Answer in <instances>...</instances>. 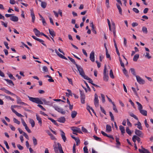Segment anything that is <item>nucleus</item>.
<instances>
[{
  "instance_id": "nucleus-24",
  "label": "nucleus",
  "mask_w": 153,
  "mask_h": 153,
  "mask_svg": "<svg viewBox=\"0 0 153 153\" xmlns=\"http://www.w3.org/2000/svg\"><path fill=\"white\" fill-rule=\"evenodd\" d=\"M116 5L117 7L118 10L119 14L121 15H122V10L121 7L119 4H116Z\"/></svg>"
},
{
  "instance_id": "nucleus-34",
  "label": "nucleus",
  "mask_w": 153,
  "mask_h": 153,
  "mask_svg": "<svg viewBox=\"0 0 153 153\" xmlns=\"http://www.w3.org/2000/svg\"><path fill=\"white\" fill-rule=\"evenodd\" d=\"M81 76H82L85 79H86L88 80H91V79L90 78L88 77L87 76H86L85 74V73Z\"/></svg>"
},
{
  "instance_id": "nucleus-29",
  "label": "nucleus",
  "mask_w": 153,
  "mask_h": 153,
  "mask_svg": "<svg viewBox=\"0 0 153 153\" xmlns=\"http://www.w3.org/2000/svg\"><path fill=\"white\" fill-rule=\"evenodd\" d=\"M41 6L43 8H45L47 6V3L41 1Z\"/></svg>"
},
{
  "instance_id": "nucleus-48",
  "label": "nucleus",
  "mask_w": 153,
  "mask_h": 153,
  "mask_svg": "<svg viewBox=\"0 0 153 153\" xmlns=\"http://www.w3.org/2000/svg\"><path fill=\"white\" fill-rule=\"evenodd\" d=\"M27 105L22 101H20V107H21L22 106H26Z\"/></svg>"
},
{
  "instance_id": "nucleus-2",
  "label": "nucleus",
  "mask_w": 153,
  "mask_h": 153,
  "mask_svg": "<svg viewBox=\"0 0 153 153\" xmlns=\"http://www.w3.org/2000/svg\"><path fill=\"white\" fill-rule=\"evenodd\" d=\"M53 149L55 153H59L60 152V150L62 149L61 144L59 143H58L56 144L53 146Z\"/></svg>"
},
{
  "instance_id": "nucleus-36",
  "label": "nucleus",
  "mask_w": 153,
  "mask_h": 153,
  "mask_svg": "<svg viewBox=\"0 0 153 153\" xmlns=\"http://www.w3.org/2000/svg\"><path fill=\"white\" fill-rule=\"evenodd\" d=\"M142 30L143 33L146 34L148 33L147 28L145 27H143L142 29Z\"/></svg>"
},
{
  "instance_id": "nucleus-38",
  "label": "nucleus",
  "mask_w": 153,
  "mask_h": 153,
  "mask_svg": "<svg viewBox=\"0 0 153 153\" xmlns=\"http://www.w3.org/2000/svg\"><path fill=\"white\" fill-rule=\"evenodd\" d=\"M37 41H39V42L41 43L44 46H46V45L44 43V41L43 40L40 39L38 38L37 40Z\"/></svg>"
},
{
  "instance_id": "nucleus-44",
  "label": "nucleus",
  "mask_w": 153,
  "mask_h": 153,
  "mask_svg": "<svg viewBox=\"0 0 153 153\" xmlns=\"http://www.w3.org/2000/svg\"><path fill=\"white\" fill-rule=\"evenodd\" d=\"M109 115L111 117V120L114 121V116L111 112H109Z\"/></svg>"
},
{
  "instance_id": "nucleus-22",
  "label": "nucleus",
  "mask_w": 153,
  "mask_h": 153,
  "mask_svg": "<svg viewBox=\"0 0 153 153\" xmlns=\"http://www.w3.org/2000/svg\"><path fill=\"white\" fill-rule=\"evenodd\" d=\"M20 134H22L28 140H29V137L27 134L25 132L23 131H22L20 129Z\"/></svg>"
},
{
  "instance_id": "nucleus-1",
  "label": "nucleus",
  "mask_w": 153,
  "mask_h": 153,
  "mask_svg": "<svg viewBox=\"0 0 153 153\" xmlns=\"http://www.w3.org/2000/svg\"><path fill=\"white\" fill-rule=\"evenodd\" d=\"M28 97L30 101L33 102L40 104H43V102L39 98L33 97L29 96H28Z\"/></svg>"
},
{
  "instance_id": "nucleus-5",
  "label": "nucleus",
  "mask_w": 153,
  "mask_h": 153,
  "mask_svg": "<svg viewBox=\"0 0 153 153\" xmlns=\"http://www.w3.org/2000/svg\"><path fill=\"white\" fill-rule=\"evenodd\" d=\"M119 61L120 62L121 66L123 68H124L125 66L124 65V63H126V65H127L128 64L127 60L126 59V58H123V59H121V58H120Z\"/></svg>"
},
{
  "instance_id": "nucleus-40",
  "label": "nucleus",
  "mask_w": 153,
  "mask_h": 153,
  "mask_svg": "<svg viewBox=\"0 0 153 153\" xmlns=\"http://www.w3.org/2000/svg\"><path fill=\"white\" fill-rule=\"evenodd\" d=\"M109 75L110 77L112 79H114V77L113 75V72L112 71L111 69L110 71Z\"/></svg>"
},
{
  "instance_id": "nucleus-35",
  "label": "nucleus",
  "mask_w": 153,
  "mask_h": 153,
  "mask_svg": "<svg viewBox=\"0 0 153 153\" xmlns=\"http://www.w3.org/2000/svg\"><path fill=\"white\" fill-rule=\"evenodd\" d=\"M130 70L132 74L136 77V76L137 75H136V72L134 69L133 68H131L130 69Z\"/></svg>"
},
{
  "instance_id": "nucleus-21",
  "label": "nucleus",
  "mask_w": 153,
  "mask_h": 153,
  "mask_svg": "<svg viewBox=\"0 0 153 153\" xmlns=\"http://www.w3.org/2000/svg\"><path fill=\"white\" fill-rule=\"evenodd\" d=\"M111 131V126L109 125H107L106 126V131L107 132H110Z\"/></svg>"
},
{
  "instance_id": "nucleus-61",
  "label": "nucleus",
  "mask_w": 153,
  "mask_h": 153,
  "mask_svg": "<svg viewBox=\"0 0 153 153\" xmlns=\"http://www.w3.org/2000/svg\"><path fill=\"white\" fill-rule=\"evenodd\" d=\"M21 120L22 123L23 125V126L24 127H25V126H27V125L26 124V123L25 122L24 120L22 118H21Z\"/></svg>"
},
{
  "instance_id": "nucleus-18",
  "label": "nucleus",
  "mask_w": 153,
  "mask_h": 153,
  "mask_svg": "<svg viewBox=\"0 0 153 153\" xmlns=\"http://www.w3.org/2000/svg\"><path fill=\"white\" fill-rule=\"evenodd\" d=\"M19 19L18 17L15 16H12L10 18V20L13 22H17L18 21Z\"/></svg>"
},
{
  "instance_id": "nucleus-41",
  "label": "nucleus",
  "mask_w": 153,
  "mask_h": 153,
  "mask_svg": "<svg viewBox=\"0 0 153 153\" xmlns=\"http://www.w3.org/2000/svg\"><path fill=\"white\" fill-rule=\"evenodd\" d=\"M129 115L131 116L134 117L135 119L137 120H139L138 118L137 117V116L136 115H134L133 113H130Z\"/></svg>"
},
{
  "instance_id": "nucleus-26",
  "label": "nucleus",
  "mask_w": 153,
  "mask_h": 153,
  "mask_svg": "<svg viewBox=\"0 0 153 153\" xmlns=\"http://www.w3.org/2000/svg\"><path fill=\"white\" fill-rule=\"evenodd\" d=\"M77 114V112L76 111H72L71 114V117L73 118H75L76 115Z\"/></svg>"
},
{
  "instance_id": "nucleus-45",
  "label": "nucleus",
  "mask_w": 153,
  "mask_h": 153,
  "mask_svg": "<svg viewBox=\"0 0 153 153\" xmlns=\"http://www.w3.org/2000/svg\"><path fill=\"white\" fill-rule=\"evenodd\" d=\"M40 100H41V101H42L45 104H46V105L48 104V103L49 102L47 101L45 99H44V98L42 99V98H40Z\"/></svg>"
},
{
  "instance_id": "nucleus-17",
  "label": "nucleus",
  "mask_w": 153,
  "mask_h": 153,
  "mask_svg": "<svg viewBox=\"0 0 153 153\" xmlns=\"http://www.w3.org/2000/svg\"><path fill=\"white\" fill-rule=\"evenodd\" d=\"M36 119L38 121V123L39 125L41 126L42 124V121L41 118L38 115L36 114Z\"/></svg>"
},
{
  "instance_id": "nucleus-4",
  "label": "nucleus",
  "mask_w": 153,
  "mask_h": 153,
  "mask_svg": "<svg viewBox=\"0 0 153 153\" xmlns=\"http://www.w3.org/2000/svg\"><path fill=\"white\" fill-rule=\"evenodd\" d=\"M80 94L81 102L82 104H84L85 103V96L83 92H82L81 90H79Z\"/></svg>"
},
{
  "instance_id": "nucleus-37",
  "label": "nucleus",
  "mask_w": 153,
  "mask_h": 153,
  "mask_svg": "<svg viewBox=\"0 0 153 153\" xmlns=\"http://www.w3.org/2000/svg\"><path fill=\"white\" fill-rule=\"evenodd\" d=\"M126 131L127 133H128L129 135H131V130L129 129L128 127H127L126 129Z\"/></svg>"
},
{
  "instance_id": "nucleus-9",
  "label": "nucleus",
  "mask_w": 153,
  "mask_h": 153,
  "mask_svg": "<svg viewBox=\"0 0 153 153\" xmlns=\"http://www.w3.org/2000/svg\"><path fill=\"white\" fill-rule=\"evenodd\" d=\"M94 103L96 107H98L99 106V100L98 97L96 94L94 95Z\"/></svg>"
},
{
  "instance_id": "nucleus-64",
  "label": "nucleus",
  "mask_w": 153,
  "mask_h": 153,
  "mask_svg": "<svg viewBox=\"0 0 153 153\" xmlns=\"http://www.w3.org/2000/svg\"><path fill=\"white\" fill-rule=\"evenodd\" d=\"M9 77L10 79H15V78L13 76V75L11 74H8Z\"/></svg>"
},
{
  "instance_id": "nucleus-59",
  "label": "nucleus",
  "mask_w": 153,
  "mask_h": 153,
  "mask_svg": "<svg viewBox=\"0 0 153 153\" xmlns=\"http://www.w3.org/2000/svg\"><path fill=\"white\" fill-rule=\"evenodd\" d=\"M133 10L135 13H138L139 12V10L136 8H133L132 9Z\"/></svg>"
},
{
  "instance_id": "nucleus-6",
  "label": "nucleus",
  "mask_w": 153,
  "mask_h": 153,
  "mask_svg": "<svg viewBox=\"0 0 153 153\" xmlns=\"http://www.w3.org/2000/svg\"><path fill=\"white\" fill-rule=\"evenodd\" d=\"M136 79L138 82L140 84H143L145 83V80L139 76H136Z\"/></svg>"
},
{
  "instance_id": "nucleus-39",
  "label": "nucleus",
  "mask_w": 153,
  "mask_h": 153,
  "mask_svg": "<svg viewBox=\"0 0 153 153\" xmlns=\"http://www.w3.org/2000/svg\"><path fill=\"white\" fill-rule=\"evenodd\" d=\"M55 51L56 53L57 54L58 56L59 57H65L64 56L62 55V54H60L59 53V52L58 51L56 50H55Z\"/></svg>"
},
{
  "instance_id": "nucleus-56",
  "label": "nucleus",
  "mask_w": 153,
  "mask_h": 153,
  "mask_svg": "<svg viewBox=\"0 0 153 153\" xmlns=\"http://www.w3.org/2000/svg\"><path fill=\"white\" fill-rule=\"evenodd\" d=\"M93 137L94 138V139L97 140H98L99 141H101V139L97 137L96 136L94 135L93 136Z\"/></svg>"
},
{
  "instance_id": "nucleus-49",
  "label": "nucleus",
  "mask_w": 153,
  "mask_h": 153,
  "mask_svg": "<svg viewBox=\"0 0 153 153\" xmlns=\"http://www.w3.org/2000/svg\"><path fill=\"white\" fill-rule=\"evenodd\" d=\"M75 140L76 142V145L78 146L80 142V140L78 138H76Z\"/></svg>"
},
{
  "instance_id": "nucleus-14",
  "label": "nucleus",
  "mask_w": 153,
  "mask_h": 153,
  "mask_svg": "<svg viewBox=\"0 0 153 153\" xmlns=\"http://www.w3.org/2000/svg\"><path fill=\"white\" fill-rule=\"evenodd\" d=\"M57 121L59 123H64L65 121V119L64 117H61L58 118Z\"/></svg>"
},
{
  "instance_id": "nucleus-62",
  "label": "nucleus",
  "mask_w": 153,
  "mask_h": 153,
  "mask_svg": "<svg viewBox=\"0 0 153 153\" xmlns=\"http://www.w3.org/2000/svg\"><path fill=\"white\" fill-rule=\"evenodd\" d=\"M13 121L14 123L17 124H19V121L17 119H16L15 118H13Z\"/></svg>"
},
{
  "instance_id": "nucleus-12",
  "label": "nucleus",
  "mask_w": 153,
  "mask_h": 153,
  "mask_svg": "<svg viewBox=\"0 0 153 153\" xmlns=\"http://www.w3.org/2000/svg\"><path fill=\"white\" fill-rule=\"evenodd\" d=\"M30 10V13H31V16L32 17V22L33 23L34 22L35 19V16L34 13L32 9H31Z\"/></svg>"
},
{
  "instance_id": "nucleus-50",
  "label": "nucleus",
  "mask_w": 153,
  "mask_h": 153,
  "mask_svg": "<svg viewBox=\"0 0 153 153\" xmlns=\"http://www.w3.org/2000/svg\"><path fill=\"white\" fill-rule=\"evenodd\" d=\"M101 95L102 98V101L103 103H104L105 102L104 95L102 94H101Z\"/></svg>"
},
{
  "instance_id": "nucleus-30",
  "label": "nucleus",
  "mask_w": 153,
  "mask_h": 153,
  "mask_svg": "<svg viewBox=\"0 0 153 153\" xmlns=\"http://www.w3.org/2000/svg\"><path fill=\"white\" fill-rule=\"evenodd\" d=\"M32 139L34 145V146H36L37 144V140L34 137H33Z\"/></svg>"
},
{
  "instance_id": "nucleus-55",
  "label": "nucleus",
  "mask_w": 153,
  "mask_h": 153,
  "mask_svg": "<svg viewBox=\"0 0 153 153\" xmlns=\"http://www.w3.org/2000/svg\"><path fill=\"white\" fill-rule=\"evenodd\" d=\"M135 137L136 138V140H137L138 142V143H140V142L141 144L142 143V142H140V139L139 137L135 135Z\"/></svg>"
},
{
  "instance_id": "nucleus-57",
  "label": "nucleus",
  "mask_w": 153,
  "mask_h": 153,
  "mask_svg": "<svg viewBox=\"0 0 153 153\" xmlns=\"http://www.w3.org/2000/svg\"><path fill=\"white\" fill-rule=\"evenodd\" d=\"M94 52L92 51L90 53L89 57H94Z\"/></svg>"
},
{
  "instance_id": "nucleus-51",
  "label": "nucleus",
  "mask_w": 153,
  "mask_h": 153,
  "mask_svg": "<svg viewBox=\"0 0 153 153\" xmlns=\"http://www.w3.org/2000/svg\"><path fill=\"white\" fill-rule=\"evenodd\" d=\"M107 22H108V23L109 26V29L110 31H111V25L110 23V21L108 19H107Z\"/></svg>"
},
{
  "instance_id": "nucleus-15",
  "label": "nucleus",
  "mask_w": 153,
  "mask_h": 153,
  "mask_svg": "<svg viewBox=\"0 0 153 153\" xmlns=\"http://www.w3.org/2000/svg\"><path fill=\"white\" fill-rule=\"evenodd\" d=\"M33 31L34 32L35 35L38 36L39 37L41 33L36 28H34L33 29Z\"/></svg>"
},
{
  "instance_id": "nucleus-16",
  "label": "nucleus",
  "mask_w": 153,
  "mask_h": 153,
  "mask_svg": "<svg viewBox=\"0 0 153 153\" xmlns=\"http://www.w3.org/2000/svg\"><path fill=\"white\" fill-rule=\"evenodd\" d=\"M48 30L49 33L52 37H54L56 36L55 32L52 29H49Z\"/></svg>"
},
{
  "instance_id": "nucleus-33",
  "label": "nucleus",
  "mask_w": 153,
  "mask_h": 153,
  "mask_svg": "<svg viewBox=\"0 0 153 153\" xmlns=\"http://www.w3.org/2000/svg\"><path fill=\"white\" fill-rule=\"evenodd\" d=\"M81 76H82L85 79H86L88 80H91V79L90 78L88 77L87 76H86L85 74V73Z\"/></svg>"
},
{
  "instance_id": "nucleus-32",
  "label": "nucleus",
  "mask_w": 153,
  "mask_h": 153,
  "mask_svg": "<svg viewBox=\"0 0 153 153\" xmlns=\"http://www.w3.org/2000/svg\"><path fill=\"white\" fill-rule=\"evenodd\" d=\"M30 123L31 124L32 127H33L35 125V123L34 121L32 119H30L29 120Z\"/></svg>"
},
{
  "instance_id": "nucleus-43",
  "label": "nucleus",
  "mask_w": 153,
  "mask_h": 153,
  "mask_svg": "<svg viewBox=\"0 0 153 153\" xmlns=\"http://www.w3.org/2000/svg\"><path fill=\"white\" fill-rule=\"evenodd\" d=\"M4 79L5 81H6L9 84H12L13 85H14L13 82L11 80H9V79Z\"/></svg>"
},
{
  "instance_id": "nucleus-19",
  "label": "nucleus",
  "mask_w": 153,
  "mask_h": 153,
  "mask_svg": "<svg viewBox=\"0 0 153 153\" xmlns=\"http://www.w3.org/2000/svg\"><path fill=\"white\" fill-rule=\"evenodd\" d=\"M135 126L137 125V128L140 130H143V128L141 126V123L139 122L138 121L137 124H135Z\"/></svg>"
},
{
  "instance_id": "nucleus-7",
  "label": "nucleus",
  "mask_w": 153,
  "mask_h": 153,
  "mask_svg": "<svg viewBox=\"0 0 153 153\" xmlns=\"http://www.w3.org/2000/svg\"><path fill=\"white\" fill-rule=\"evenodd\" d=\"M135 133L137 135L136 136L140 137H143V134L142 133V131L137 129L135 130Z\"/></svg>"
},
{
  "instance_id": "nucleus-47",
  "label": "nucleus",
  "mask_w": 153,
  "mask_h": 153,
  "mask_svg": "<svg viewBox=\"0 0 153 153\" xmlns=\"http://www.w3.org/2000/svg\"><path fill=\"white\" fill-rule=\"evenodd\" d=\"M43 70L44 72H47L48 69L46 66H44L43 67Z\"/></svg>"
},
{
  "instance_id": "nucleus-10",
  "label": "nucleus",
  "mask_w": 153,
  "mask_h": 153,
  "mask_svg": "<svg viewBox=\"0 0 153 153\" xmlns=\"http://www.w3.org/2000/svg\"><path fill=\"white\" fill-rule=\"evenodd\" d=\"M112 27H111V31L113 32L114 37L115 38L117 37L116 33V28L115 23L113 22H112Z\"/></svg>"
},
{
  "instance_id": "nucleus-8",
  "label": "nucleus",
  "mask_w": 153,
  "mask_h": 153,
  "mask_svg": "<svg viewBox=\"0 0 153 153\" xmlns=\"http://www.w3.org/2000/svg\"><path fill=\"white\" fill-rule=\"evenodd\" d=\"M76 67L80 75L81 76L84 73V71L80 65H76Z\"/></svg>"
},
{
  "instance_id": "nucleus-28",
  "label": "nucleus",
  "mask_w": 153,
  "mask_h": 153,
  "mask_svg": "<svg viewBox=\"0 0 153 153\" xmlns=\"http://www.w3.org/2000/svg\"><path fill=\"white\" fill-rule=\"evenodd\" d=\"M136 103L138 106V109L139 111L143 109V106L140 103L138 102H137Z\"/></svg>"
},
{
  "instance_id": "nucleus-53",
  "label": "nucleus",
  "mask_w": 153,
  "mask_h": 153,
  "mask_svg": "<svg viewBox=\"0 0 153 153\" xmlns=\"http://www.w3.org/2000/svg\"><path fill=\"white\" fill-rule=\"evenodd\" d=\"M119 138L116 137V141L117 142V145H120V143L119 141Z\"/></svg>"
},
{
  "instance_id": "nucleus-42",
  "label": "nucleus",
  "mask_w": 153,
  "mask_h": 153,
  "mask_svg": "<svg viewBox=\"0 0 153 153\" xmlns=\"http://www.w3.org/2000/svg\"><path fill=\"white\" fill-rule=\"evenodd\" d=\"M13 105L11 106V110L12 111L15 113L16 115L18 117H19V113L17 112L16 110H15L13 108Z\"/></svg>"
},
{
  "instance_id": "nucleus-31",
  "label": "nucleus",
  "mask_w": 153,
  "mask_h": 153,
  "mask_svg": "<svg viewBox=\"0 0 153 153\" xmlns=\"http://www.w3.org/2000/svg\"><path fill=\"white\" fill-rule=\"evenodd\" d=\"M48 119L51 121L55 125L57 126H58V123L56 122V121L54 119L51 117H48Z\"/></svg>"
},
{
  "instance_id": "nucleus-11",
  "label": "nucleus",
  "mask_w": 153,
  "mask_h": 153,
  "mask_svg": "<svg viewBox=\"0 0 153 153\" xmlns=\"http://www.w3.org/2000/svg\"><path fill=\"white\" fill-rule=\"evenodd\" d=\"M54 108L56 111L61 113L62 114H64L65 113V111H64L63 109L58 107H54Z\"/></svg>"
},
{
  "instance_id": "nucleus-27",
  "label": "nucleus",
  "mask_w": 153,
  "mask_h": 153,
  "mask_svg": "<svg viewBox=\"0 0 153 153\" xmlns=\"http://www.w3.org/2000/svg\"><path fill=\"white\" fill-rule=\"evenodd\" d=\"M67 91L68 92V93H66V95L67 97H69L70 96H72L73 94L72 93L71 91L69 89H68Z\"/></svg>"
},
{
  "instance_id": "nucleus-52",
  "label": "nucleus",
  "mask_w": 153,
  "mask_h": 153,
  "mask_svg": "<svg viewBox=\"0 0 153 153\" xmlns=\"http://www.w3.org/2000/svg\"><path fill=\"white\" fill-rule=\"evenodd\" d=\"M113 109L114 111L116 113L118 112V111L117 110L116 107V106L115 105V104H113Z\"/></svg>"
},
{
  "instance_id": "nucleus-63",
  "label": "nucleus",
  "mask_w": 153,
  "mask_h": 153,
  "mask_svg": "<svg viewBox=\"0 0 153 153\" xmlns=\"http://www.w3.org/2000/svg\"><path fill=\"white\" fill-rule=\"evenodd\" d=\"M25 128L26 130L29 133H30L31 132V131L30 129L28 128L27 126H25Z\"/></svg>"
},
{
  "instance_id": "nucleus-46",
  "label": "nucleus",
  "mask_w": 153,
  "mask_h": 153,
  "mask_svg": "<svg viewBox=\"0 0 153 153\" xmlns=\"http://www.w3.org/2000/svg\"><path fill=\"white\" fill-rule=\"evenodd\" d=\"M71 61L74 65H75L76 66V65H77L76 64L75 60L72 58H68Z\"/></svg>"
},
{
  "instance_id": "nucleus-60",
  "label": "nucleus",
  "mask_w": 153,
  "mask_h": 153,
  "mask_svg": "<svg viewBox=\"0 0 153 153\" xmlns=\"http://www.w3.org/2000/svg\"><path fill=\"white\" fill-rule=\"evenodd\" d=\"M100 108L101 111L105 115H106V113L105 111L104 110V109L102 108V107L101 106H100Z\"/></svg>"
},
{
  "instance_id": "nucleus-3",
  "label": "nucleus",
  "mask_w": 153,
  "mask_h": 153,
  "mask_svg": "<svg viewBox=\"0 0 153 153\" xmlns=\"http://www.w3.org/2000/svg\"><path fill=\"white\" fill-rule=\"evenodd\" d=\"M107 70L106 66V65H105L103 72V79L105 81H107L108 80L109 78L108 76V71H107Z\"/></svg>"
},
{
  "instance_id": "nucleus-23",
  "label": "nucleus",
  "mask_w": 153,
  "mask_h": 153,
  "mask_svg": "<svg viewBox=\"0 0 153 153\" xmlns=\"http://www.w3.org/2000/svg\"><path fill=\"white\" fill-rule=\"evenodd\" d=\"M138 151L140 153H147L149 151L148 150L145 149H139Z\"/></svg>"
},
{
  "instance_id": "nucleus-20",
  "label": "nucleus",
  "mask_w": 153,
  "mask_h": 153,
  "mask_svg": "<svg viewBox=\"0 0 153 153\" xmlns=\"http://www.w3.org/2000/svg\"><path fill=\"white\" fill-rule=\"evenodd\" d=\"M140 113L143 115L146 116L147 115V111L145 110L141 109L139 111Z\"/></svg>"
},
{
  "instance_id": "nucleus-13",
  "label": "nucleus",
  "mask_w": 153,
  "mask_h": 153,
  "mask_svg": "<svg viewBox=\"0 0 153 153\" xmlns=\"http://www.w3.org/2000/svg\"><path fill=\"white\" fill-rule=\"evenodd\" d=\"M60 131L61 133V136L62 137V138L64 142H65L66 140V138L65 137V133L62 130H60Z\"/></svg>"
},
{
  "instance_id": "nucleus-58",
  "label": "nucleus",
  "mask_w": 153,
  "mask_h": 153,
  "mask_svg": "<svg viewBox=\"0 0 153 153\" xmlns=\"http://www.w3.org/2000/svg\"><path fill=\"white\" fill-rule=\"evenodd\" d=\"M93 124L94 127V131H95L96 133H97V130L98 129L97 126L94 123H93Z\"/></svg>"
},
{
  "instance_id": "nucleus-54",
  "label": "nucleus",
  "mask_w": 153,
  "mask_h": 153,
  "mask_svg": "<svg viewBox=\"0 0 153 153\" xmlns=\"http://www.w3.org/2000/svg\"><path fill=\"white\" fill-rule=\"evenodd\" d=\"M83 151L84 153H88L87 147L85 146L84 147Z\"/></svg>"
},
{
  "instance_id": "nucleus-25",
  "label": "nucleus",
  "mask_w": 153,
  "mask_h": 153,
  "mask_svg": "<svg viewBox=\"0 0 153 153\" xmlns=\"http://www.w3.org/2000/svg\"><path fill=\"white\" fill-rule=\"evenodd\" d=\"M119 127L121 131V133L123 135V134L125 133L124 127L120 125V126Z\"/></svg>"
}]
</instances>
